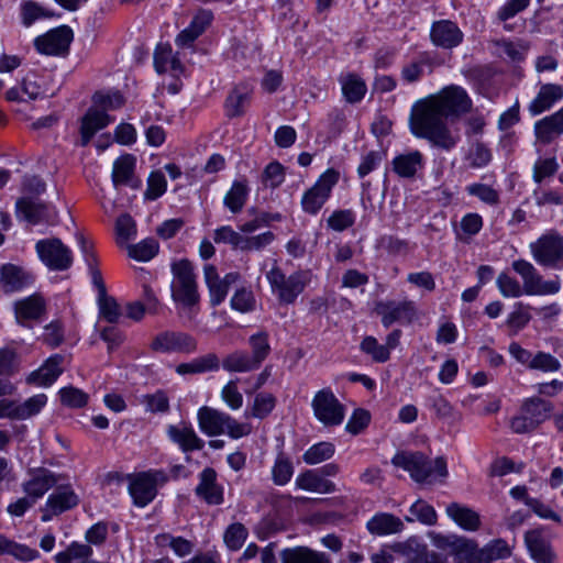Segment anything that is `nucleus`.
I'll return each mask as SVG.
<instances>
[{
  "label": "nucleus",
  "mask_w": 563,
  "mask_h": 563,
  "mask_svg": "<svg viewBox=\"0 0 563 563\" xmlns=\"http://www.w3.org/2000/svg\"><path fill=\"white\" fill-rule=\"evenodd\" d=\"M445 117L429 97L417 101L411 109L409 125L413 135L428 140L433 146L452 150L459 136L452 134Z\"/></svg>",
  "instance_id": "obj_1"
},
{
  "label": "nucleus",
  "mask_w": 563,
  "mask_h": 563,
  "mask_svg": "<svg viewBox=\"0 0 563 563\" xmlns=\"http://www.w3.org/2000/svg\"><path fill=\"white\" fill-rule=\"evenodd\" d=\"M393 465L407 471L410 477L419 484H433L437 477L448 476L446 461L439 456L431 461L419 451H401L391 459Z\"/></svg>",
  "instance_id": "obj_2"
},
{
  "label": "nucleus",
  "mask_w": 563,
  "mask_h": 563,
  "mask_svg": "<svg viewBox=\"0 0 563 563\" xmlns=\"http://www.w3.org/2000/svg\"><path fill=\"white\" fill-rule=\"evenodd\" d=\"M197 419L200 430L208 437L227 433L232 439H240L252 431L249 423H240L230 415L208 406L198 410Z\"/></svg>",
  "instance_id": "obj_3"
},
{
  "label": "nucleus",
  "mask_w": 563,
  "mask_h": 563,
  "mask_svg": "<svg viewBox=\"0 0 563 563\" xmlns=\"http://www.w3.org/2000/svg\"><path fill=\"white\" fill-rule=\"evenodd\" d=\"M173 279L170 284L174 301L186 307H192L199 302L200 296L196 274L190 261L184 258L172 264Z\"/></svg>",
  "instance_id": "obj_4"
},
{
  "label": "nucleus",
  "mask_w": 563,
  "mask_h": 563,
  "mask_svg": "<svg viewBox=\"0 0 563 563\" xmlns=\"http://www.w3.org/2000/svg\"><path fill=\"white\" fill-rule=\"evenodd\" d=\"M552 411V402L539 397L528 398L522 402L519 415L511 419L510 428L518 434L531 432L548 420Z\"/></svg>",
  "instance_id": "obj_5"
},
{
  "label": "nucleus",
  "mask_w": 563,
  "mask_h": 563,
  "mask_svg": "<svg viewBox=\"0 0 563 563\" xmlns=\"http://www.w3.org/2000/svg\"><path fill=\"white\" fill-rule=\"evenodd\" d=\"M266 278L273 292L278 297L282 303H294L297 297L305 290L308 278L305 273L296 272L286 276L282 269L274 263L272 269L266 273Z\"/></svg>",
  "instance_id": "obj_6"
},
{
  "label": "nucleus",
  "mask_w": 563,
  "mask_h": 563,
  "mask_svg": "<svg viewBox=\"0 0 563 563\" xmlns=\"http://www.w3.org/2000/svg\"><path fill=\"white\" fill-rule=\"evenodd\" d=\"M168 481V475L162 470H150L130 477L129 493L137 507L148 505L157 494V487Z\"/></svg>",
  "instance_id": "obj_7"
},
{
  "label": "nucleus",
  "mask_w": 563,
  "mask_h": 563,
  "mask_svg": "<svg viewBox=\"0 0 563 563\" xmlns=\"http://www.w3.org/2000/svg\"><path fill=\"white\" fill-rule=\"evenodd\" d=\"M512 269L521 277L526 295L543 296L560 291L561 283L556 276L551 280H543L537 268L526 260H517L511 264Z\"/></svg>",
  "instance_id": "obj_8"
},
{
  "label": "nucleus",
  "mask_w": 563,
  "mask_h": 563,
  "mask_svg": "<svg viewBox=\"0 0 563 563\" xmlns=\"http://www.w3.org/2000/svg\"><path fill=\"white\" fill-rule=\"evenodd\" d=\"M340 179V173L334 168L327 169L317 179L314 185L305 191L301 198V208L308 214H317L330 198L333 187Z\"/></svg>",
  "instance_id": "obj_9"
},
{
  "label": "nucleus",
  "mask_w": 563,
  "mask_h": 563,
  "mask_svg": "<svg viewBox=\"0 0 563 563\" xmlns=\"http://www.w3.org/2000/svg\"><path fill=\"white\" fill-rule=\"evenodd\" d=\"M429 98L446 119L459 118L472 108L471 98L460 86L445 87L439 93L429 96Z\"/></svg>",
  "instance_id": "obj_10"
},
{
  "label": "nucleus",
  "mask_w": 563,
  "mask_h": 563,
  "mask_svg": "<svg viewBox=\"0 0 563 563\" xmlns=\"http://www.w3.org/2000/svg\"><path fill=\"white\" fill-rule=\"evenodd\" d=\"M530 251L538 264L559 268L563 262V236L556 232L543 234L530 244Z\"/></svg>",
  "instance_id": "obj_11"
},
{
  "label": "nucleus",
  "mask_w": 563,
  "mask_h": 563,
  "mask_svg": "<svg viewBox=\"0 0 563 563\" xmlns=\"http://www.w3.org/2000/svg\"><path fill=\"white\" fill-rule=\"evenodd\" d=\"M35 250L40 260L51 271H66L73 264L71 251L57 238L37 241Z\"/></svg>",
  "instance_id": "obj_12"
},
{
  "label": "nucleus",
  "mask_w": 563,
  "mask_h": 563,
  "mask_svg": "<svg viewBox=\"0 0 563 563\" xmlns=\"http://www.w3.org/2000/svg\"><path fill=\"white\" fill-rule=\"evenodd\" d=\"M311 406L316 418L327 427L339 426L344 419V407L330 388L319 390Z\"/></svg>",
  "instance_id": "obj_13"
},
{
  "label": "nucleus",
  "mask_w": 563,
  "mask_h": 563,
  "mask_svg": "<svg viewBox=\"0 0 563 563\" xmlns=\"http://www.w3.org/2000/svg\"><path fill=\"white\" fill-rule=\"evenodd\" d=\"M393 550L405 559V563H450L445 554L429 549L416 538L394 544Z\"/></svg>",
  "instance_id": "obj_14"
},
{
  "label": "nucleus",
  "mask_w": 563,
  "mask_h": 563,
  "mask_svg": "<svg viewBox=\"0 0 563 563\" xmlns=\"http://www.w3.org/2000/svg\"><path fill=\"white\" fill-rule=\"evenodd\" d=\"M375 311L380 316L385 328H389L395 322L410 324L417 318L416 305L411 300L379 301L375 306Z\"/></svg>",
  "instance_id": "obj_15"
},
{
  "label": "nucleus",
  "mask_w": 563,
  "mask_h": 563,
  "mask_svg": "<svg viewBox=\"0 0 563 563\" xmlns=\"http://www.w3.org/2000/svg\"><path fill=\"white\" fill-rule=\"evenodd\" d=\"M35 282V275L24 266L5 263L0 265V292L11 295L20 292Z\"/></svg>",
  "instance_id": "obj_16"
},
{
  "label": "nucleus",
  "mask_w": 563,
  "mask_h": 563,
  "mask_svg": "<svg viewBox=\"0 0 563 563\" xmlns=\"http://www.w3.org/2000/svg\"><path fill=\"white\" fill-rule=\"evenodd\" d=\"M73 41V31L69 26H59L37 36L34 40L36 51L44 55H65Z\"/></svg>",
  "instance_id": "obj_17"
},
{
  "label": "nucleus",
  "mask_w": 563,
  "mask_h": 563,
  "mask_svg": "<svg viewBox=\"0 0 563 563\" xmlns=\"http://www.w3.org/2000/svg\"><path fill=\"white\" fill-rule=\"evenodd\" d=\"M151 347L162 353H191L196 351L197 342L187 333L166 331L154 338Z\"/></svg>",
  "instance_id": "obj_18"
},
{
  "label": "nucleus",
  "mask_w": 563,
  "mask_h": 563,
  "mask_svg": "<svg viewBox=\"0 0 563 563\" xmlns=\"http://www.w3.org/2000/svg\"><path fill=\"white\" fill-rule=\"evenodd\" d=\"M79 503V497L69 485L58 486L52 493L43 508V521L51 520L54 516H58L67 510L73 509Z\"/></svg>",
  "instance_id": "obj_19"
},
{
  "label": "nucleus",
  "mask_w": 563,
  "mask_h": 563,
  "mask_svg": "<svg viewBox=\"0 0 563 563\" xmlns=\"http://www.w3.org/2000/svg\"><path fill=\"white\" fill-rule=\"evenodd\" d=\"M525 542L531 558L537 563H554L555 553L552 550L550 538L543 528L527 531Z\"/></svg>",
  "instance_id": "obj_20"
},
{
  "label": "nucleus",
  "mask_w": 563,
  "mask_h": 563,
  "mask_svg": "<svg viewBox=\"0 0 563 563\" xmlns=\"http://www.w3.org/2000/svg\"><path fill=\"white\" fill-rule=\"evenodd\" d=\"M430 38L435 46L451 49L462 43L463 32L453 21L439 20L431 25Z\"/></svg>",
  "instance_id": "obj_21"
},
{
  "label": "nucleus",
  "mask_w": 563,
  "mask_h": 563,
  "mask_svg": "<svg viewBox=\"0 0 563 563\" xmlns=\"http://www.w3.org/2000/svg\"><path fill=\"white\" fill-rule=\"evenodd\" d=\"M196 495L208 505H221L224 500L223 487L217 482V472L206 467L199 473V484Z\"/></svg>",
  "instance_id": "obj_22"
},
{
  "label": "nucleus",
  "mask_w": 563,
  "mask_h": 563,
  "mask_svg": "<svg viewBox=\"0 0 563 563\" xmlns=\"http://www.w3.org/2000/svg\"><path fill=\"white\" fill-rule=\"evenodd\" d=\"M166 433L184 453L200 451L205 446L203 440L200 439L194 428L186 422L168 426Z\"/></svg>",
  "instance_id": "obj_23"
},
{
  "label": "nucleus",
  "mask_w": 563,
  "mask_h": 563,
  "mask_svg": "<svg viewBox=\"0 0 563 563\" xmlns=\"http://www.w3.org/2000/svg\"><path fill=\"white\" fill-rule=\"evenodd\" d=\"M537 142L548 145L563 134V107L538 120L533 126Z\"/></svg>",
  "instance_id": "obj_24"
},
{
  "label": "nucleus",
  "mask_w": 563,
  "mask_h": 563,
  "mask_svg": "<svg viewBox=\"0 0 563 563\" xmlns=\"http://www.w3.org/2000/svg\"><path fill=\"white\" fill-rule=\"evenodd\" d=\"M563 99V86L559 84H542L536 97L528 106V111L532 117L539 115L552 109V107Z\"/></svg>",
  "instance_id": "obj_25"
},
{
  "label": "nucleus",
  "mask_w": 563,
  "mask_h": 563,
  "mask_svg": "<svg viewBox=\"0 0 563 563\" xmlns=\"http://www.w3.org/2000/svg\"><path fill=\"white\" fill-rule=\"evenodd\" d=\"M46 311V302L42 295L33 294L14 302L16 322L27 325L29 321L40 320Z\"/></svg>",
  "instance_id": "obj_26"
},
{
  "label": "nucleus",
  "mask_w": 563,
  "mask_h": 563,
  "mask_svg": "<svg viewBox=\"0 0 563 563\" xmlns=\"http://www.w3.org/2000/svg\"><path fill=\"white\" fill-rule=\"evenodd\" d=\"M64 357L60 354H54L36 371H33L26 378L27 384L37 386H51L63 373L62 364Z\"/></svg>",
  "instance_id": "obj_27"
},
{
  "label": "nucleus",
  "mask_w": 563,
  "mask_h": 563,
  "mask_svg": "<svg viewBox=\"0 0 563 563\" xmlns=\"http://www.w3.org/2000/svg\"><path fill=\"white\" fill-rule=\"evenodd\" d=\"M439 545L452 548L456 563H482V551L474 541L465 538H455L452 541L443 539Z\"/></svg>",
  "instance_id": "obj_28"
},
{
  "label": "nucleus",
  "mask_w": 563,
  "mask_h": 563,
  "mask_svg": "<svg viewBox=\"0 0 563 563\" xmlns=\"http://www.w3.org/2000/svg\"><path fill=\"white\" fill-rule=\"evenodd\" d=\"M110 122L111 118L104 111L90 108L81 119V145L86 146L92 136L98 131L104 129Z\"/></svg>",
  "instance_id": "obj_29"
},
{
  "label": "nucleus",
  "mask_w": 563,
  "mask_h": 563,
  "mask_svg": "<svg viewBox=\"0 0 563 563\" xmlns=\"http://www.w3.org/2000/svg\"><path fill=\"white\" fill-rule=\"evenodd\" d=\"M393 170L402 178H413L424 166L423 155L419 151H411L394 157Z\"/></svg>",
  "instance_id": "obj_30"
},
{
  "label": "nucleus",
  "mask_w": 563,
  "mask_h": 563,
  "mask_svg": "<svg viewBox=\"0 0 563 563\" xmlns=\"http://www.w3.org/2000/svg\"><path fill=\"white\" fill-rule=\"evenodd\" d=\"M295 484L299 489L318 494H331L336 490V486L333 482L325 479L313 470H307L300 473L296 477Z\"/></svg>",
  "instance_id": "obj_31"
},
{
  "label": "nucleus",
  "mask_w": 563,
  "mask_h": 563,
  "mask_svg": "<svg viewBox=\"0 0 563 563\" xmlns=\"http://www.w3.org/2000/svg\"><path fill=\"white\" fill-rule=\"evenodd\" d=\"M58 482L57 476L48 470H37L32 478L23 484L24 492L33 499L41 498Z\"/></svg>",
  "instance_id": "obj_32"
},
{
  "label": "nucleus",
  "mask_w": 563,
  "mask_h": 563,
  "mask_svg": "<svg viewBox=\"0 0 563 563\" xmlns=\"http://www.w3.org/2000/svg\"><path fill=\"white\" fill-rule=\"evenodd\" d=\"M366 528L372 534L386 536L400 532L404 523L393 514L378 512L367 521Z\"/></svg>",
  "instance_id": "obj_33"
},
{
  "label": "nucleus",
  "mask_w": 563,
  "mask_h": 563,
  "mask_svg": "<svg viewBox=\"0 0 563 563\" xmlns=\"http://www.w3.org/2000/svg\"><path fill=\"white\" fill-rule=\"evenodd\" d=\"M282 563H331L323 552L307 547L287 548L280 552Z\"/></svg>",
  "instance_id": "obj_34"
},
{
  "label": "nucleus",
  "mask_w": 563,
  "mask_h": 563,
  "mask_svg": "<svg viewBox=\"0 0 563 563\" xmlns=\"http://www.w3.org/2000/svg\"><path fill=\"white\" fill-rule=\"evenodd\" d=\"M446 515L464 530L476 531L481 527L479 515L472 508L459 503L448 505Z\"/></svg>",
  "instance_id": "obj_35"
},
{
  "label": "nucleus",
  "mask_w": 563,
  "mask_h": 563,
  "mask_svg": "<svg viewBox=\"0 0 563 563\" xmlns=\"http://www.w3.org/2000/svg\"><path fill=\"white\" fill-rule=\"evenodd\" d=\"M203 277H205V283L209 289L210 303L212 307H217L221 302H223V300L225 299L229 288L221 280V278L217 272V268L211 264L205 265Z\"/></svg>",
  "instance_id": "obj_36"
},
{
  "label": "nucleus",
  "mask_w": 563,
  "mask_h": 563,
  "mask_svg": "<svg viewBox=\"0 0 563 563\" xmlns=\"http://www.w3.org/2000/svg\"><path fill=\"white\" fill-rule=\"evenodd\" d=\"M339 81L342 87V93L350 103L360 102L367 91L365 81L356 74L342 75Z\"/></svg>",
  "instance_id": "obj_37"
},
{
  "label": "nucleus",
  "mask_w": 563,
  "mask_h": 563,
  "mask_svg": "<svg viewBox=\"0 0 563 563\" xmlns=\"http://www.w3.org/2000/svg\"><path fill=\"white\" fill-rule=\"evenodd\" d=\"M16 210L32 224H36L48 219V207L45 203L31 198L19 199L16 201Z\"/></svg>",
  "instance_id": "obj_38"
},
{
  "label": "nucleus",
  "mask_w": 563,
  "mask_h": 563,
  "mask_svg": "<svg viewBox=\"0 0 563 563\" xmlns=\"http://www.w3.org/2000/svg\"><path fill=\"white\" fill-rule=\"evenodd\" d=\"M220 368V360L217 354L208 353L200 357L194 358L188 363H181L177 366L179 374H201L206 372H214Z\"/></svg>",
  "instance_id": "obj_39"
},
{
  "label": "nucleus",
  "mask_w": 563,
  "mask_h": 563,
  "mask_svg": "<svg viewBox=\"0 0 563 563\" xmlns=\"http://www.w3.org/2000/svg\"><path fill=\"white\" fill-rule=\"evenodd\" d=\"M134 167H135V158L134 156L126 154L113 163V170H112V181L115 187H119L121 185H131L132 187L136 188L139 185L132 184V178L134 174Z\"/></svg>",
  "instance_id": "obj_40"
},
{
  "label": "nucleus",
  "mask_w": 563,
  "mask_h": 563,
  "mask_svg": "<svg viewBox=\"0 0 563 563\" xmlns=\"http://www.w3.org/2000/svg\"><path fill=\"white\" fill-rule=\"evenodd\" d=\"M93 550L88 543L71 542L64 551L58 552L54 560L56 563H73L92 561Z\"/></svg>",
  "instance_id": "obj_41"
},
{
  "label": "nucleus",
  "mask_w": 563,
  "mask_h": 563,
  "mask_svg": "<svg viewBox=\"0 0 563 563\" xmlns=\"http://www.w3.org/2000/svg\"><path fill=\"white\" fill-rule=\"evenodd\" d=\"M221 365L231 373H247L260 368L250 354L242 350L228 354Z\"/></svg>",
  "instance_id": "obj_42"
},
{
  "label": "nucleus",
  "mask_w": 563,
  "mask_h": 563,
  "mask_svg": "<svg viewBox=\"0 0 563 563\" xmlns=\"http://www.w3.org/2000/svg\"><path fill=\"white\" fill-rule=\"evenodd\" d=\"M251 89L246 85L236 86L225 100L227 114L230 118L240 117L250 101Z\"/></svg>",
  "instance_id": "obj_43"
},
{
  "label": "nucleus",
  "mask_w": 563,
  "mask_h": 563,
  "mask_svg": "<svg viewBox=\"0 0 563 563\" xmlns=\"http://www.w3.org/2000/svg\"><path fill=\"white\" fill-rule=\"evenodd\" d=\"M426 68L432 73V60L423 55L405 64L400 71L401 79L407 84L418 82L424 75Z\"/></svg>",
  "instance_id": "obj_44"
},
{
  "label": "nucleus",
  "mask_w": 563,
  "mask_h": 563,
  "mask_svg": "<svg viewBox=\"0 0 563 563\" xmlns=\"http://www.w3.org/2000/svg\"><path fill=\"white\" fill-rule=\"evenodd\" d=\"M247 195V185L242 181H234L231 189L224 196V206L229 208L232 213H238L243 209Z\"/></svg>",
  "instance_id": "obj_45"
},
{
  "label": "nucleus",
  "mask_w": 563,
  "mask_h": 563,
  "mask_svg": "<svg viewBox=\"0 0 563 563\" xmlns=\"http://www.w3.org/2000/svg\"><path fill=\"white\" fill-rule=\"evenodd\" d=\"M249 344L252 353L250 356L261 367L262 363L267 358L271 353V345L268 341V333L265 331L257 332L250 336Z\"/></svg>",
  "instance_id": "obj_46"
},
{
  "label": "nucleus",
  "mask_w": 563,
  "mask_h": 563,
  "mask_svg": "<svg viewBox=\"0 0 563 563\" xmlns=\"http://www.w3.org/2000/svg\"><path fill=\"white\" fill-rule=\"evenodd\" d=\"M276 398L274 395L262 391L255 395L254 402L250 411H245V417H254L257 419L266 418L275 408Z\"/></svg>",
  "instance_id": "obj_47"
},
{
  "label": "nucleus",
  "mask_w": 563,
  "mask_h": 563,
  "mask_svg": "<svg viewBox=\"0 0 563 563\" xmlns=\"http://www.w3.org/2000/svg\"><path fill=\"white\" fill-rule=\"evenodd\" d=\"M335 453V446L331 442H319L310 446L302 455L308 465H316L330 460Z\"/></svg>",
  "instance_id": "obj_48"
},
{
  "label": "nucleus",
  "mask_w": 563,
  "mask_h": 563,
  "mask_svg": "<svg viewBox=\"0 0 563 563\" xmlns=\"http://www.w3.org/2000/svg\"><path fill=\"white\" fill-rule=\"evenodd\" d=\"M294 466L289 457H287L283 452H280L273 465L272 468V479L275 485L284 486L286 485L292 477Z\"/></svg>",
  "instance_id": "obj_49"
},
{
  "label": "nucleus",
  "mask_w": 563,
  "mask_h": 563,
  "mask_svg": "<svg viewBox=\"0 0 563 563\" xmlns=\"http://www.w3.org/2000/svg\"><path fill=\"white\" fill-rule=\"evenodd\" d=\"M20 10L22 24L26 27L31 26L38 19L52 18L54 15L53 11L32 0L23 1Z\"/></svg>",
  "instance_id": "obj_50"
},
{
  "label": "nucleus",
  "mask_w": 563,
  "mask_h": 563,
  "mask_svg": "<svg viewBox=\"0 0 563 563\" xmlns=\"http://www.w3.org/2000/svg\"><path fill=\"white\" fill-rule=\"evenodd\" d=\"M410 514L412 517H406V520L409 522L418 520L426 526H434L438 520L434 508L422 499H418L411 505Z\"/></svg>",
  "instance_id": "obj_51"
},
{
  "label": "nucleus",
  "mask_w": 563,
  "mask_h": 563,
  "mask_svg": "<svg viewBox=\"0 0 563 563\" xmlns=\"http://www.w3.org/2000/svg\"><path fill=\"white\" fill-rule=\"evenodd\" d=\"M482 551V563H492L511 555V549L503 539H495L487 543Z\"/></svg>",
  "instance_id": "obj_52"
},
{
  "label": "nucleus",
  "mask_w": 563,
  "mask_h": 563,
  "mask_svg": "<svg viewBox=\"0 0 563 563\" xmlns=\"http://www.w3.org/2000/svg\"><path fill=\"white\" fill-rule=\"evenodd\" d=\"M20 368V357L15 349L3 346L0 349V376L10 377Z\"/></svg>",
  "instance_id": "obj_53"
},
{
  "label": "nucleus",
  "mask_w": 563,
  "mask_h": 563,
  "mask_svg": "<svg viewBox=\"0 0 563 563\" xmlns=\"http://www.w3.org/2000/svg\"><path fill=\"white\" fill-rule=\"evenodd\" d=\"M129 256L141 262L152 260L158 252V243L154 239H145L128 247Z\"/></svg>",
  "instance_id": "obj_54"
},
{
  "label": "nucleus",
  "mask_w": 563,
  "mask_h": 563,
  "mask_svg": "<svg viewBox=\"0 0 563 563\" xmlns=\"http://www.w3.org/2000/svg\"><path fill=\"white\" fill-rule=\"evenodd\" d=\"M59 397L62 404L69 408H82L89 400L88 394L74 386L62 388L59 390Z\"/></svg>",
  "instance_id": "obj_55"
},
{
  "label": "nucleus",
  "mask_w": 563,
  "mask_h": 563,
  "mask_svg": "<svg viewBox=\"0 0 563 563\" xmlns=\"http://www.w3.org/2000/svg\"><path fill=\"white\" fill-rule=\"evenodd\" d=\"M154 65L157 73L163 74L167 70H178L180 62L173 56L172 49L158 47L154 54Z\"/></svg>",
  "instance_id": "obj_56"
},
{
  "label": "nucleus",
  "mask_w": 563,
  "mask_h": 563,
  "mask_svg": "<svg viewBox=\"0 0 563 563\" xmlns=\"http://www.w3.org/2000/svg\"><path fill=\"white\" fill-rule=\"evenodd\" d=\"M167 188V181L164 174L161 170L152 172L147 179V188L144 192L146 200H156L165 194Z\"/></svg>",
  "instance_id": "obj_57"
},
{
  "label": "nucleus",
  "mask_w": 563,
  "mask_h": 563,
  "mask_svg": "<svg viewBox=\"0 0 563 563\" xmlns=\"http://www.w3.org/2000/svg\"><path fill=\"white\" fill-rule=\"evenodd\" d=\"M361 350L371 355L375 362L384 363L387 362L390 357L388 347L379 344L378 341L374 336H366L361 342Z\"/></svg>",
  "instance_id": "obj_58"
},
{
  "label": "nucleus",
  "mask_w": 563,
  "mask_h": 563,
  "mask_svg": "<svg viewBox=\"0 0 563 563\" xmlns=\"http://www.w3.org/2000/svg\"><path fill=\"white\" fill-rule=\"evenodd\" d=\"M496 285L504 297L518 298L525 292L519 282L507 273L498 275Z\"/></svg>",
  "instance_id": "obj_59"
},
{
  "label": "nucleus",
  "mask_w": 563,
  "mask_h": 563,
  "mask_svg": "<svg viewBox=\"0 0 563 563\" xmlns=\"http://www.w3.org/2000/svg\"><path fill=\"white\" fill-rule=\"evenodd\" d=\"M284 179L285 168L278 162L269 163L262 174V183L266 187L277 188L283 184Z\"/></svg>",
  "instance_id": "obj_60"
},
{
  "label": "nucleus",
  "mask_w": 563,
  "mask_h": 563,
  "mask_svg": "<svg viewBox=\"0 0 563 563\" xmlns=\"http://www.w3.org/2000/svg\"><path fill=\"white\" fill-rule=\"evenodd\" d=\"M247 537V530L242 523L230 525L224 532V542L231 550H239Z\"/></svg>",
  "instance_id": "obj_61"
},
{
  "label": "nucleus",
  "mask_w": 563,
  "mask_h": 563,
  "mask_svg": "<svg viewBox=\"0 0 563 563\" xmlns=\"http://www.w3.org/2000/svg\"><path fill=\"white\" fill-rule=\"evenodd\" d=\"M100 316L110 323H115L121 317L120 306L108 295L98 298Z\"/></svg>",
  "instance_id": "obj_62"
},
{
  "label": "nucleus",
  "mask_w": 563,
  "mask_h": 563,
  "mask_svg": "<svg viewBox=\"0 0 563 563\" xmlns=\"http://www.w3.org/2000/svg\"><path fill=\"white\" fill-rule=\"evenodd\" d=\"M231 307L242 313L253 311L255 309V297L253 292L246 288L236 290L231 298Z\"/></svg>",
  "instance_id": "obj_63"
},
{
  "label": "nucleus",
  "mask_w": 563,
  "mask_h": 563,
  "mask_svg": "<svg viewBox=\"0 0 563 563\" xmlns=\"http://www.w3.org/2000/svg\"><path fill=\"white\" fill-rule=\"evenodd\" d=\"M143 404L146 410L153 413H165L169 410V399L164 390L143 396Z\"/></svg>",
  "instance_id": "obj_64"
}]
</instances>
